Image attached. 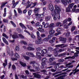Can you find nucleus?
<instances>
[{
    "label": "nucleus",
    "instance_id": "obj_58",
    "mask_svg": "<svg viewBox=\"0 0 79 79\" xmlns=\"http://www.w3.org/2000/svg\"><path fill=\"white\" fill-rule=\"evenodd\" d=\"M11 59L12 61L17 60V58L13 57H11Z\"/></svg>",
    "mask_w": 79,
    "mask_h": 79
},
{
    "label": "nucleus",
    "instance_id": "obj_41",
    "mask_svg": "<svg viewBox=\"0 0 79 79\" xmlns=\"http://www.w3.org/2000/svg\"><path fill=\"white\" fill-rule=\"evenodd\" d=\"M46 64H42V63H41V67L42 69H44V66H46Z\"/></svg>",
    "mask_w": 79,
    "mask_h": 79
},
{
    "label": "nucleus",
    "instance_id": "obj_36",
    "mask_svg": "<svg viewBox=\"0 0 79 79\" xmlns=\"http://www.w3.org/2000/svg\"><path fill=\"white\" fill-rule=\"evenodd\" d=\"M2 36L3 37H5L6 39H8V36L6 35L5 33H3L2 34Z\"/></svg>",
    "mask_w": 79,
    "mask_h": 79
},
{
    "label": "nucleus",
    "instance_id": "obj_31",
    "mask_svg": "<svg viewBox=\"0 0 79 79\" xmlns=\"http://www.w3.org/2000/svg\"><path fill=\"white\" fill-rule=\"evenodd\" d=\"M39 8H36L35 9L34 11L35 13H37L39 12Z\"/></svg>",
    "mask_w": 79,
    "mask_h": 79
},
{
    "label": "nucleus",
    "instance_id": "obj_6",
    "mask_svg": "<svg viewBox=\"0 0 79 79\" xmlns=\"http://www.w3.org/2000/svg\"><path fill=\"white\" fill-rule=\"evenodd\" d=\"M36 53L37 56L36 57L38 59H40V58H41V55L42 56H44V55H41V53L39 52H37Z\"/></svg>",
    "mask_w": 79,
    "mask_h": 79
},
{
    "label": "nucleus",
    "instance_id": "obj_49",
    "mask_svg": "<svg viewBox=\"0 0 79 79\" xmlns=\"http://www.w3.org/2000/svg\"><path fill=\"white\" fill-rule=\"evenodd\" d=\"M37 66H39V65L38 64V65H36L37 67H36V71H39V70H40V68L37 67Z\"/></svg>",
    "mask_w": 79,
    "mask_h": 79
},
{
    "label": "nucleus",
    "instance_id": "obj_59",
    "mask_svg": "<svg viewBox=\"0 0 79 79\" xmlns=\"http://www.w3.org/2000/svg\"><path fill=\"white\" fill-rule=\"evenodd\" d=\"M61 34V32H58L57 33H56L55 34V35L56 36H57V35H58L59 34Z\"/></svg>",
    "mask_w": 79,
    "mask_h": 79
},
{
    "label": "nucleus",
    "instance_id": "obj_52",
    "mask_svg": "<svg viewBox=\"0 0 79 79\" xmlns=\"http://www.w3.org/2000/svg\"><path fill=\"white\" fill-rule=\"evenodd\" d=\"M36 34L37 35V36H38L37 37H40V33H39V31H37L36 32Z\"/></svg>",
    "mask_w": 79,
    "mask_h": 79
},
{
    "label": "nucleus",
    "instance_id": "obj_46",
    "mask_svg": "<svg viewBox=\"0 0 79 79\" xmlns=\"http://www.w3.org/2000/svg\"><path fill=\"white\" fill-rule=\"evenodd\" d=\"M15 50L16 51H19V47L18 46H16L15 47Z\"/></svg>",
    "mask_w": 79,
    "mask_h": 79
},
{
    "label": "nucleus",
    "instance_id": "obj_15",
    "mask_svg": "<svg viewBox=\"0 0 79 79\" xmlns=\"http://www.w3.org/2000/svg\"><path fill=\"white\" fill-rule=\"evenodd\" d=\"M14 56L16 58H20V56H19V55L16 52H15L14 54Z\"/></svg>",
    "mask_w": 79,
    "mask_h": 79
},
{
    "label": "nucleus",
    "instance_id": "obj_60",
    "mask_svg": "<svg viewBox=\"0 0 79 79\" xmlns=\"http://www.w3.org/2000/svg\"><path fill=\"white\" fill-rule=\"evenodd\" d=\"M32 13V10H30L28 11V14L29 15H31V13Z\"/></svg>",
    "mask_w": 79,
    "mask_h": 79
},
{
    "label": "nucleus",
    "instance_id": "obj_11",
    "mask_svg": "<svg viewBox=\"0 0 79 79\" xmlns=\"http://www.w3.org/2000/svg\"><path fill=\"white\" fill-rule=\"evenodd\" d=\"M33 75H34L35 77H36V78H38V79H39L41 77V76H40V75L39 74L34 73H33Z\"/></svg>",
    "mask_w": 79,
    "mask_h": 79
},
{
    "label": "nucleus",
    "instance_id": "obj_43",
    "mask_svg": "<svg viewBox=\"0 0 79 79\" xmlns=\"http://www.w3.org/2000/svg\"><path fill=\"white\" fill-rule=\"evenodd\" d=\"M3 21L4 23H8V21L7 20V19H3Z\"/></svg>",
    "mask_w": 79,
    "mask_h": 79
},
{
    "label": "nucleus",
    "instance_id": "obj_25",
    "mask_svg": "<svg viewBox=\"0 0 79 79\" xmlns=\"http://www.w3.org/2000/svg\"><path fill=\"white\" fill-rule=\"evenodd\" d=\"M74 5V3L70 4L69 5V8H70V9H71V8H73V6Z\"/></svg>",
    "mask_w": 79,
    "mask_h": 79
},
{
    "label": "nucleus",
    "instance_id": "obj_13",
    "mask_svg": "<svg viewBox=\"0 0 79 79\" xmlns=\"http://www.w3.org/2000/svg\"><path fill=\"white\" fill-rule=\"evenodd\" d=\"M48 52V51L46 49H43L41 51L42 53L43 54H46Z\"/></svg>",
    "mask_w": 79,
    "mask_h": 79
},
{
    "label": "nucleus",
    "instance_id": "obj_34",
    "mask_svg": "<svg viewBox=\"0 0 79 79\" xmlns=\"http://www.w3.org/2000/svg\"><path fill=\"white\" fill-rule=\"evenodd\" d=\"M55 33V31L53 30H51L49 31V34H50L52 35L54 34Z\"/></svg>",
    "mask_w": 79,
    "mask_h": 79
},
{
    "label": "nucleus",
    "instance_id": "obj_12",
    "mask_svg": "<svg viewBox=\"0 0 79 79\" xmlns=\"http://www.w3.org/2000/svg\"><path fill=\"white\" fill-rule=\"evenodd\" d=\"M66 47V45L64 46V44H58L56 45V47H60L61 48H63V47Z\"/></svg>",
    "mask_w": 79,
    "mask_h": 79
},
{
    "label": "nucleus",
    "instance_id": "obj_53",
    "mask_svg": "<svg viewBox=\"0 0 79 79\" xmlns=\"http://www.w3.org/2000/svg\"><path fill=\"white\" fill-rule=\"evenodd\" d=\"M48 49L51 52H52V51H53V48H52L51 47H49L48 48Z\"/></svg>",
    "mask_w": 79,
    "mask_h": 79
},
{
    "label": "nucleus",
    "instance_id": "obj_33",
    "mask_svg": "<svg viewBox=\"0 0 79 79\" xmlns=\"http://www.w3.org/2000/svg\"><path fill=\"white\" fill-rule=\"evenodd\" d=\"M38 30L39 31H40V32H44V30L43 29L38 28Z\"/></svg>",
    "mask_w": 79,
    "mask_h": 79
},
{
    "label": "nucleus",
    "instance_id": "obj_22",
    "mask_svg": "<svg viewBox=\"0 0 79 79\" xmlns=\"http://www.w3.org/2000/svg\"><path fill=\"white\" fill-rule=\"evenodd\" d=\"M76 51L77 52H76L75 53H74V55L75 56H76V57H77V56H78V54L79 53V51H77V50H76Z\"/></svg>",
    "mask_w": 79,
    "mask_h": 79
},
{
    "label": "nucleus",
    "instance_id": "obj_2",
    "mask_svg": "<svg viewBox=\"0 0 79 79\" xmlns=\"http://www.w3.org/2000/svg\"><path fill=\"white\" fill-rule=\"evenodd\" d=\"M67 21H67V20H65L64 21H63L62 22L63 23L62 25L61 24V23L60 22H58L56 23V25L57 26H59V25H60V27L61 26H63V25H64V28L67 29V28H68V27H66V26H65V25L68 24V23H67Z\"/></svg>",
    "mask_w": 79,
    "mask_h": 79
},
{
    "label": "nucleus",
    "instance_id": "obj_19",
    "mask_svg": "<svg viewBox=\"0 0 79 79\" xmlns=\"http://www.w3.org/2000/svg\"><path fill=\"white\" fill-rule=\"evenodd\" d=\"M35 16H37L39 18H41L43 17V14H39L38 13H37L35 14Z\"/></svg>",
    "mask_w": 79,
    "mask_h": 79
},
{
    "label": "nucleus",
    "instance_id": "obj_27",
    "mask_svg": "<svg viewBox=\"0 0 79 79\" xmlns=\"http://www.w3.org/2000/svg\"><path fill=\"white\" fill-rule=\"evenodd\" d=\"M27 26L28 29H30V30H31V31H32V30H33V27L31 26L30 25H27Z\"/></svg>",
    "mask_w": 79,
    "mask_h": 79
},
{
    "label": "nucleus",
    "instance_id": "obj_5",
    "mask_svg": "<svg viewBox=\"0 0 79 79\" xmlns=\"http://www.w3.org/2000/svg\"><path fill=\"white\" fill-rule=\"evenodd\" d=\"M26 54L27 56H31V57H35V56L34 55V54L31 52H27Z\"/></svg>",
    "mask_w": 79,
    "mask_h": 79
},
{
    "label": "nucleus",
    "instance_id": "obj_38",
    "mask_svg": "<svg viewBox=\"0 0 79 79\" xmlns=\"http://www.w3.org/2000/svg\"><path fill=\"white\" fill-rule=\"evenodd\" d=\"M66 12H70V11H71V8H69V7L67 8L66 9Z\"/></svg>",
    "mask_w": 79,
    "mask_h": 79
},
{
    "label": "nucleus",
    "instance_id": "obj_30",
    "mask_svg": "<svg viewBox=\"0 0 79 79\" xmlns=\"http://www.w3.org/2000/svg\"><path fill=\"white\" fill-rule=\"evenodd\" d=\"M7 4V2H2V6H1V8H3V7H4L5 6V5L6 4Z\"/></svg>",
    "mask_w": 79,
    "mask_h": 79
},
{
    "label": "nucleus",
    "instance_id": "obj_29",
    "mask_svg": "<svg viewBox=\"0 0 79 79\" xmlns=\"http://www.w3.org/2000/svg\"><path fill=\"white\" fill-rule=\"evenodd\" d=\"M23 57L26 60H28L30 59V57L28 56H23Z\"/></svg>",
    "mask_w": 79,
    "mask_h": 79
},
{
    "label": "nucleus",
    "instance_id": "obj_57",
    "mask_svg": "<svg viewBox=\"0 0 79 79\" xmlns=\"http://www.w3.org/2000/svg\"><path fill=\"white\" fill-rule=\"evenodd\" d=\"M49 39L48 38H44V40H43L44 41H45L46 42H47V41H48V40H49Z\"/></svg>",
    "mask_w": 79,
    "mask_h": 79
},
{
    "label": "nucleus",
    "instance_id": "obj_10",
    "mask_svg": "<svg viewBox=\"0 0 79 79\" xmlns=\"http://www.w3.org/2000/svg\"><path fill=\"white\" fill-rule=\"evenodd\" d=\"M48 7L50 11H53V10H54V8L53 7V6L52 4L51 3L49 4L48 6Z\"/></svg>",
    "mask_w": 79,
    "mask_h": 79
},
{
    "label": "nucleus",
    "instance_id": "obj_42",
    "mask_svg": "<svg viewBox=\"0 0 79 79\" xmlns=\"http://www.w3.org/2000/svg\"><path fill=\"white\" fill-rule=\"evenodd\" d=\"M76 28L75 27H72L71 28V31H72V32H73V31H74V30H75V28Z\"/></svg>",
    "mask_w": 79,
    "mask_h": 79
},
{
    "label": "nucleus",
    "instance_id": "obj_64",
    "mask_svg": "<svg viewBox=\"0 0 79 79\" xmlns=\"http://www.w3.org/2000/svg\"><path fill=\"white\" fill-rule=\"evenodd\" d=\"M79 9H78L76 10H75V13H79Z\"/></svg>",
    "mask_w": 79,
    "mask_h": 79
},
{
    "label": "nucleus",
    "instance_id": "obj_21",
    "mask_svg": "<svg viewBox=\"0 0 79 79\" xmlns=\"http://www.w3.org/2000/svg\"><path fill=\"white\" fill-rule=\"evenodd\" d=\"M49 27L51 28H53V27H55V25L53 23H51L50 24Z\"/></svg>",
    "mask_w": 79,
    "mask_h": 79
},
{
    "label": "nucleus",
    "instance_id": "obj_20",
    "mask_svg": "<svg viewBox=\"0 0 79 79\" xmlns=\"http://www.w3.org/2000/svg\"><path fill=\"white\" fill-rule=\"evenodd\" d=\"M19 25L22 28H23V29H26V27L24 25H23V23H19Z\"/></svg>",
    "mask_w": 79,
    "mask_h": 79
},
{
    "label": "nucleus",
    "instance_id": "obj_9",
    "mask_svg": "<svg viewBox=\"0 0 79 79\" xmlns=\"http://www.w3.org/2000/svg\"><path fill=\"white\" fill-rule=\"evenodd\" d=\"M48 60L47 58H43L42 60V64H46V63L47 62Z\"/></svg>",
    "mask_w": 79,
    "mask_h": 79
},
{
    "label": "nucleus",
    "instance_id": "obj_63",
    "mask_svg": "<svg viewBox=\"0 0 79 79\" xmlns=\"http://www.w3.org/2000/svg\"><path fill=\"white\" fill-rule=\"evenodd\" d=\"M54 42H55L53 40H51L49 41V43H50V44H53Z\"/></svg>",
    "mask_w": 79,
    "mask_h": 79
},
{
    "label": "nucleus",
    "instance_id": "obj_35",
    "mask_svg": "<svg viewBox=\"0 0 79 79\" xmlns=\"http://www.w3.org/2000/svg\"><path fill=\"white\" fill-rule=\"evenodd\" d=\"M50 19V16H48L46 17L45 18V21H48Z\"/></svg>",
    "mask_w": 79,
    "mask_h": 79
},
{
    "label": "nucleus",
    "instance_id": "obj_8",
    "mask_svg": "<svg viewBox=\"0 0 79 79\" xmlns=\"http://www.w3.org/2000/svg\"><path fill=\"white\" fill-rule=\"evenodd\" d=\"M7 54H9L10 56H13L14 55V53H13V52L12 51H10V49L8 48V50H7Z\"/></svg>",
    "mask_w": 79,
    "mask_h": 79
},
{
    "label": "nucleus",
    "instance_id": "obj_56",
    "mask_svg": "<svg viewBox=\"0 0 79 79\" xmlns=\"http://www.w3.org/2000/svg\"><path fill=\"white\" fill-rule=\"evenodd\" d=\"M60 1L59 0H56L54 2L55 3H60Z\"/></svg>",
    "mask_w": 79,
    "mask_h": 79
},
{
    "label": "nucleus",
    "instance_id": "obj_48",
    "mask_svg": "<svg viewBox=\"0 0 79 79\" xmlns=\"http://www.w3.org/2000/svg\"><path fill=\"white\" fill-rule=\"evenodd\" d=\"M32 5H33V3H31L30 4L28 5L26 7V8H28L30 7V6H31Z\"/></svg>",
    "mask_w": 79,
    "mask_h": 79
},
{
    "label": "nucleus",
    "instance_id": "obj_14",
    "mask_svg": "<svg viewBox=\"0 0 79 79\" xmlns=\"http://www.w3.org/2000/svg\"><path fill=\"white\" fill-rule=\"evenodd\" d=\"M62 43H66V38H61L60 40Z\"/></svg>",
    "mask_w": 79,
    "mask_h": 79
},
{
    "label": "nucleus",
    "instance_id": "obj_37",
    "mask_svg": "<svg viewBox=\"0 0 79 79\" xmlns=\"http://www.w3.org/2000/svg\"><path fill=\"white\" fill-rule=\"evenodd\" d=\"M48 26H49V24L48 23H47L44 25V28H47V27H48Z\"/></svg>",
    "mask_w": 79,
    "mask_h": 79
},
{
    "label": "nucleus",
    "instance_id": "obj_47",
    "mask_svg": "<svg viewBox=\"0 0 79 79\" xmlns=\"http://www.w3.org/2000/svg\"><path fill=\"white\" fill-rule=\"evenodd\" d=\"M40 36L41 37H42L43 38H44V37H45L46 36L44 34H43L40 35Z\"/></svg>",
    "mask_w": 79,
    "mask_h": 79
},
{
    "label": "nucleus",
    "instance_id": "obj_32",
    "mask_svg": "<svg viewBox=\"0 0 79 79\" xmlns=\"http://www.w3.org/2000/svg\"><path fill=\"white\" fill-rule=\"evenodd\" d=\"M61 2L63 4H64V5H67V2H65V1L64 0H61Z\"/></svg>",
    "mask_w": 79,
    "mask_h": 79
},
{
    "label": "nucleus",
    "instance_id": "obj_28",
    "mask_svg": "<svg viewBox=\"0 0 79 79\" xmlns=\"http://www.w3.org/2000/svg\"><path fill=\"white\" fill-rule=\"evenodd\" d=\"M17 10L18 11V13H19L20 15H21V14H22V11L20 9L18 8L17 9Z\"/></svg>",
    "mask_w": 79,
    "mask_h": 79
},
{
    "label": "nucleus",
    "instance_id": "obj_7",
    "mask_svg": "<svg viewBox=\"0 0 79 79\" xmlns=\"http://www.w3.org/2000/svg\"><path fill=\"white\" fill-rule=\"evenodd\" d=\"M30 64H33V66L34 68L37 67V65H38V64H37L35 61H31L30 62Z\"/></svg>",
    "mask_w": 79,
    "mask_h": 79
},
{
    "label": "nucleus",
    "instance_id": "obj_62",
    "mask_svg": "<svg viewBox=\"0 0 79 79\" xmlns=\"http://www.w3.org/2000/svg\"><path fill=\"white\" fill-rule=\"evenodd\" d=\"M14 12L15 14V16H17V12H16V11L15 9L14 10Z\"/></svg>",
    "mask_w": 79,
    "mask_h": 79
},
{
    "label": "nucleus",
    "instance_id": "obj_3",
    "mask_svg": "<svg viewBox=\"0 0 79 79\" xmlns=\"http://www.w3.org/2000/svg\"><path fill=\"white\" fill-rule=\"evenodd\" d=\"M54 55L55 56H57L58 55V52H63L64 49H59L58 48H56L54 50Z\"/></svg>",
    "mask_w": 79,
    "mask_h": 79
},
{
    "label": "nucleus",
    "instance_id": "obj_40",
    "mask_svg": "<svg viewBox=\"0 0 79 79\" xmlns=\"http://www.w3.org/2000/svg\"><path fill=\"white\" fill-rule=\"evenodd\" d=\"M52 39L54 42L58 40V38L56 37H53Z\"/></svg>",
    "mask_w": 79,
    "mask_h": 79
},
{
    "label": "nucleus",
    "instance_id": "obj_18",
    "mask_svg": "<svg viewBox=\"0 0 79 79\" xmlns=\"http://www.w3.org/2000/svg\"><path fill=\"white\" fill-rule=\"evenodd\" d=\"M65 55H67V54H66V52H64L63 53L60 54L59 55V56H61L62 57H64V56H65Z\"/></svg>",
    "mask_w": 79,
    "mask_h": 79
},
{
    "label": "nucleus",
    "instance_id": "obj_51",
    "mask_svg": "<svg viewBox=\"0 0 79 79\" xmlns=\"http://www.w3.org/2000/svg\"><path fill=\"white\" fill-rule=\"evenodd\" d=\"M19 37H20V38H21V39H24V36H23V35L21 34L19 35Z\"/></svg>",
    "mask_w": 79,
    "mask_h": 79
},
{
    "label": "nucleus",
    "instance_id": "obj_16",
    "mask_svg": "<svg viewBox=\"0 0 79 79\" xmlns=\"http://www.w3.org/2000/svg\"><path fill=\"white\" fill-rule=\"evenodd\" d=\"M4 13L3 14V17H5L6 15V8H5L4 9Z\"/></svg>",
    "mask_w": 79,
    "mask_h": 79
},
{
    "label": "nucleus",
    "instance_id": "obj_23",
    "mask_svg": "<svg viewBox=\"0 0 79 79\" xmlns=\"http://www.w3.org/2000/svg\"><path fill=\"white\" fill-rule=\"evenodd\" d=\"M20 63L21 65L23 66V67H25V66H26V63H24L21 61L20 62Z\"/></svg>",
    "mask_w": 79,
    "mask_h": 79
},
{
    "label": "nucleus",
    "instance_id": "obj_4",
    "mask_svg": "<svg viewBox=\"0 0 79 79\" xmlns=\"http://www.w3.org/2000/svg\"><path fill=\"white\" fill-rule=\"evenodd\" d=\"M37 40H36L35 41V43L36 44H42V41H41V37H37Z\"/></svg>",
    "mask_w": 79,
    "mask_h": 79
},
{
    "label": "nucleus",
    "instance_id": "obj_45",
    "mask_svg": "<svg viewBox=\"0 0 79 79\" xmlns=\"http://www.w3.org/2000/svg\"><path fill=\"white\" fill-rule=\"evenodd\" d=\"M64 59H59L58 60V62H64Z\"/></svg>",
    "mask_w": 79,
    "mask_h": 79
},
{
    "label": "nucleus",
    "instance_id": "obj_61",
    "mask_svg": "<svg viewBox=\"0 0 79 79\" xmlns=\"http://www.w3.org/2000/svg\"><path fill=\"white\" fill-rule=\"evenodd\" d=\"M12 68L13 70H15L16 69V67L15 66V65H13Z\"/></svg>",
    "mask_w": 79,
    "mask_h": 79
},
{
    "label": "nucleus",
    "instance_id": "obj_44",
    "mask_svg": "<svg viewBox=\"0 0 79 79\" xmlns=\"http://www.w3.org/2000/svg\"><path fill=\"white\" fill-rule=\"evenodd\" d=\"M20 43L22 44H24V45H26L27 44V43H26V41H21L20 42Z\"/></svg>",
    "mask_w": 79,
    "mask_h": 79
},
{
    "label": "nucleus",
    "instance_id": "obj_24",
    "mask_svg": "<svg viewBox=\"0 0 79 79\" xmlns=\"http://www.w3.org/2000/svg\"><path fill=\"white\" fill-rule=\"evenodd\" d=\"M5 63H3V64L4 68H5V66L7 65V60H5Z\"/></svg>",
    "mask_w": 79,
    "mask_h": 79
},
{
    "label": "nucleus",
    "instance_id": "obj_54",
    "mask_svg": "<svg viewBox=\"0 0 79 79\" xmlns=\"http://www.w3.org/2000/svg\"><path fill=\"white\" fill-rule=\"evenodd\" d=\"M31 37L32 39H35V36L34 35L32 34L31 35Z\"/></svg>",
    "mask_w": 79,
    "mask_h": 79
},
{
    "label": "nucleus",
    "instance_id": "obj_50",
    "mask_svg": "<svg viewBox=\"0 0 79 79\" xmlns=\"http://www.w3.org/2000/svg\"><path fill=\"white\" fill-rule=\"evenodd\" d=\"M10 23H11L14 27H16V25L15 24V23H14V22H12V21H10Z\"/></svg>",
    "mask_w": 79,
    "mask_h": 79
},
{
    "label": "nucleus",
    "instance_id": "obj_26",
    "mask_svg": "<svg viewBox=\"0 0 79 79\" xmlns=\"http://www.w3.org/2000/svg\"><path fill=\"white\" fill-rule=\"evenodd\" d=\"M54 60H55V58H50L49 60V62H48V63H52V61H53Z\"/></svg>",
    "mask_w": 79,
    "mask_h": 79
},
{
    "label": "nucleus",
    "instance_id": "obj_39",
    "mask_svg": "<svg viewBox=\"0 0 79 79\" xmlns=\"http://www.w3.org/2000/svg\"><path fill=\"white\" fill-rule=\"evenodd\" d=\"M12 37L13 39H16V38H18V36L15 35H12Z\"/></svg>",
    "mask_w": 79,
    "mask_h": 79
},
{
    "label": "nucleus",
    "instance_id": "obj_17",
    "mask_svg": "<svg viewBox=\"0 0 79 79\" xmlns=\"http://www.w3.org/2000/svg\"><path fill=\"white\" fill-rule=\"evenodd\" d=\"M2 39L3 41L6 44V45H8V42H7V41L6 40L5 38L3 37L2 38Z\"/></svg>",
    "mask_w": 79,
    "mask_h": 79
},
{
    "label": "nucleus",
    "instance_id": "obj_1",
    "mask_svg": "<svg viewBox=\"0 0 79 79\" xmlns=\"http://www.w3.org/2000/svg\"><path fill=\"white\" fill-rule=\"evenodd\" d=\"M55 10L52 13V16H56L58 19H60V12L61 11V9L57 5L55 6Z\"/></svg>",
    "mask_w": 79,
    "mask_h": 79
},
{
    "label": "nucleus",
    "instance_id": "obj_55",
    "mask_svg": "<svg viewBox=\"0 0 79 79\" xmlns=\"http://www.w3.org/2000/svg\"><path fill=\"white\" fill-rule=\"evenodd\" d=\"M61 31V29L60 28H58L57 29V32H60V31Z\"/></svg>",
    "mask_w": 79,
    "mask_h": 79
}]
</instances>
